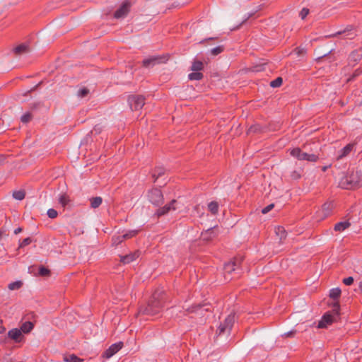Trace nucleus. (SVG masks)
<instances>
[{"label": "nucleus", "instance_id": "obj_1", "mask_svg": "<svg viewBox=\"0 0 362 362\" xmlns=\"http://www.w3.org/2000/svg\"><path fill=\"white\" fill-rule=\"evenodd\" d=\"M159 296L158 293H153L150 302L145 308H141L139 313L147 315H155L160 313L163 309V303L159 299Z\"/></svg>", "mask_w": 362, "mask_h": 362}, {"label": "nucleus", "instance_id": "obj_2", "mask_svg": "<svg viewBox=\"0 0 362 362\" xmlns=\"http://www.w3.org/2000/svg\"><path fill=\"white\" fill-rule=\"evenodd\" d=\"M340 185L347 189L361 187L362 186V173L358 171L350 173L341 180Z\"/></svg>", "mask_w": 362, "mask_h": 362}, {"label": "nucleus", "instance_id": "obj_3", "mask_svg": "<svg viewBox=\"0 0 362 362\" xmlns=\"http://www.w3.org/2000/svg\"><path fill=\"white\" fill-rule=\"evenodd\" d=\"M242 262V257H235L233 260L224 264V276L226 281H230L235 277L231 276L233 272L238 273V274H240V272H238L240 270V267Z\"/></svg>", "mask_w": 362, "mask_h": 362}, {"label": "nucleus", "instance_id": "obj_4", "mask_svg": "<svg viewBox=\"0 0 362 362\" xmlns=\"http://www.w3.org/2000/svg\"><path fill=\"white\" fill-rule=\"evenodd\" d=\"M235 322V315H228L223 322H221L217 329L218 335L229 334Z\"/></svg>", "mask_w": 362, "mask_h": 362}, {"label": "nucleus", "instance_id": "obj_5", "mask_svg": "<svg viewBox=\"0 0 362 362\" xmlns=\"http://www.w3.org/2000/svg\"><path fill=\"white\" fill-rule=\"evenodd\" d=\"M290 153L293 157L296 158L299 160L316 162L318 160V156L317 155L303 152L300 148H293Z\"/></svg>", "mask_w": 362, "mask_h": 362}, {"label": "nucleus", "instance_id": "obj_6", "mask_svg": "<svg viewBox=\"0 0 362 362\" xmlns=\"http://www.w3.org/2000/svg\"><path fill=\"white\" fill-rule=\"evenodd\" d=\"M148 199L154 206H159L163 202V195L160 189L153 188L148 192Z\"/></svg>", "mask_w": 362, "mask_h": 362}, {"label": "nucleus", "instance_id": "obj_7", "mask_svg": "<svg viewBox=\"0 0 362 362\" xmlns=\"http://www.w3.org/2000/svg\"><path fill=\"white\" fill-rule=\"evenodd\" d=\"M145 98L142 95H130L128 98V103L132 110H139L143 107L145 104Z\"/></svg>", "mask_w": 362, "mask_h": 362}, {"label": "nucleus", "instance_id": "obj_8", "mask_svg": "<svg viewBox=\"0 0 362 362\" xmlns=\"http://www.w3.org/2000/svg\"><path fill=\"white\" fill-rule=\"evenodd\" d=\"M334 208V203L332 202H329L325 203L321 209L316 212V218L318 221L323 220L328 216H329L332 213V211Z\"/></svg>", "mask_w": 362, "mask_h": 362}, {"label": "nucleus", "instance_id": "obj_9", "mask_svg": "<svg viewBox=\"0 0 362 362\" xmlns=\"http://www.w3.org/2000/svg\"><path fill=\"white\" fill-rule=\"evenodd\" d=\"M123 347V343L119 341L112 344L104 353L103 357L109 359Z\"/></svg>", "mask_w": 362, "mask_h": 362}, {"label": "nucleus", "instance_id": "obj_10", "mask_svg": "<svg viewBox=\"0 0 362 362\" xmlns=\"http://www.w3.org/2000/svg\"><path fill=\"white\" fill-rule=\"evenodd\" d=\"M218 235V228L214 227L202 233L201 237L203 240L211 241Z\"/></svg>", "mask_w": 362, "mask_h": 362}, {"label": "nucleus", "instance_id": "obj_11", "mask_svg": "<svg viewBox=\"0 0 362 362\" xmlns=\"http://www.w3.org/2000/svg\"><path fill=\"white\" fill-rule=\"evenodd\" d=\"M130 4L124 2L122 5L115 12L114 16L115 18H122L127 16L129 11Z\"/></svg>", "mask_w": 362, "mask_h": 362}, {"label": "nucleus", "instance_id": "obj_12", "mask_svg": "<svg viewBox=\"0 0 362 362\" xmlns=\"http://www.w3.org/2000/svg\"><path fill=\"white\" fill-rule=\"evenodd\" d=\"M362 58V48L353 51L349 57V64L354 66Z\"/></svg>", "mask_w": 362, "mask_h": 362}, {"label": "nucleus", "instance_id": "obj_13", "mask_svg": "<svg viewBox=\"0 0 362 362\" xmlns=\"http://www.w3.org/2000/svg\"><path fill=\"white\" fill-rule=\"evenodd\" d=\"M176 202L175 200H172L170 203L165 205L163 207L159 208L156 212V214L158 216H163L166 214H168L170 210H175V208L174 207V204Z\"/></svg>", "mask_w": 362, "mask_h": 362}, {"label": "nucleus", "instance_id": "obj_14", "mask_svg": "<svg viewBox=\"0 0 362 362\" xmlns=\"http://www.w3.org/2000/svg\"><path fill=\"white\" fill-rule=\"evenodd\" d=\"M334 321V316L329 313H326L323 315L322 320L318 324V327L320 328L326 327Z\"/></svg>", "mask_w": 362, "mask_h": 362}, {"label": "nucleus", "instance_id": "obj_15", "mask_svg": "<svg viewBox=\"0 0 362 362\" xmlns=\"http://www.w3.org/2000/svg\"><path fill=\"white\" fill-rule=\"evenodd\" d=\"M162 57H151L143 60V65L145 67L153 66L156 64L161 62Z\"/></svg>", "mask_w": 362, "mask_h": 362}, {"label": "nucleus", "instance_id": "obj_16", "mask_svg": "<svg viewBox=\"0 0 362 362\" xmlns=\"http://www.w3.org/2000/svg\"><path fill=\"white\" fill-rule=\"evenodd\" d=\"M139 256V252L136 251L134 253H130L127 255L123 256L121 257V262L124 264H129L134 260H135L136 258H138Z\"/></svg>", "mask_w": 362, "mask_h": 362}, {"label": "nucleus", "instance_id": "obj_17", "mask_svg": "<svg viewBox=\"0 0 362 362\" xmlns=\"http://www.w3.org/2000/svg\"><path fill=\"white\" fill-rule=\"evenodd\" d=\"M139 232V230H130L125 233L122 234V235H119L117 237L118 241L122 242L123 240L125 239H129L131 238H133L136 236L138 233Z\"/></svg>", "mask_w": 362, "mask_h": 362}, {"label": "nucleus", "instance_id": "obj_18", "mask_svg": "<svg viewBox=\"0 0 362 362\" xmlns=\"http://www.w3.org/2000/svg\"><path fill=\"white\" fill-rule=\"evenodd\" d=\"M21 335H22V332H21V329H18L16 328L11 329L8 333V337L13 339L16 342L20 341V338H21Z\"/></svg>", "mask_w": 362, "mask_h": 362}, {"label": "nucleus", "instance_id": "obj_19", "mask_svg": "<svg viewBox=\"0 0 362 362\" xmlns=\"http://www.w3.org/2000/svg\"><path fill=\"white\" fill-rule=\"evenodd\" d=\"M29 51H30V48H29L28 45H27L25 44L19 45L13 49L14 53L17 55L27 53Z\"/></svg>", "mask_w": 362, "mask_h": 362}, {"label": "nucleus", "instance_id": "obj_20", "mask_svg": "<svg viewBox=\"0 0 362 362\" xmlns=\"http://www.w3.org/2000/svg\"><path fill=\"white\" fill-rule=\"evenodd\" d=\"M89 201H90V208L97 209L101 205V204L103 202V199L100 197H90L89 199Z\"/></svg>", "mask_w": 362, "mask_h": 362}, {"label": "nucleus", "instance_id": "obj_21", "mask_svg": "<svg viewBox=\"0 0 362 362\" xmlns=\"http://www.w3.org/2000/svg\"><path fill=\"white\" fill-rule=\"evenodd\" d=\"M352 148H353L352 144H347L342 149H341V151H339V154L337 156V159H341L343 157L346 156L352 151Z\"/></svg>", "mask_w": 362, "mask_h": 362}, {"label": "nucleus", "instance_id": "obj_22", "mask_svg": "<svg viewBox=\"0 0 362 362\" xmlns=\"http://www.w3.org/2000/svg\"><path fill=\"white\" fill-rule=\"evenodd\" d=\"M350 223L347 221L339 222L335 224L334 229L336 231L342 232L345 229L348 228L350 226Z\"/></svg>", "mask_w": 362, "mask_h": 362}, {"label": "nucleus", "instance_id": "obj_23", "mask_svg": "<svg viewBox=\"0 0 362 362\" xmlns=\"http://www.w3.org/2000/svg\"><path fill=\"white\" fill-rule=\"evenodd\" d=\"M165 174V169L163 167H157L154 169L152 177L154 178L156 182L160 177Z\"/></svg>", "mask_w": 362, "mask_h": 362}, {"label": "nucleus", "instance_id": "obj_24", "mask_svg": "<svg viewBox=\"0 0 362 362\" xmlns=\"http://www.w3.org/2000/svg\"><path fill=\"white\" fill-rule=\"evenodd\" d=\"M33 324L31 322L27 321L23 323L21 327V332L29 333L33 329Z\"/></svg>", "mask_w": 362, "mask_h": 362}, {"label": "nucleus", "instance_id": "obj_25", "mask_svg": "<svg viewBox=\"0 0 362 362\" xmlns=\"http://www.w3.org/2000/svg\"><path fill=\"white\" fill-rule=\"evenodd\" d=\"M275 233L277 236H279L280 240L284 239L286 237V232L284 228L280 226L275 228Z\"/></svg>", "mask_w": 362, "mask_h": 362}, {"label": "nucleus", "instance_id": "obj_26", "mask_svg": "<svg viewBox=\"0 0 362 362\" xmlns=\"http://www.w3.org/2000/svg\"><path fill=\"white\" fill-rule=\"evenodd\" d=\"M69 201V198L66 194H59L58 202L63 207L66 206Z\"/></svg>", "mask_w": 362, "mask_h": 362}, {"label": "nucleus", "instance_id": "obj_27", "mask_svg": "<svg viewBox=\"0 0 362 362\" xmlns=\"http://www.w3.org/2000/svg\"><path fill=\"white\" fill-rule=\"evenodd\" d=\"M203 78V74L199 71H194L188 75V78L191 81H199Z\"/></svg>", "mask_w": 362, "mask_h": 362}, {"label": "nucleus", "instance_id": "obj_28", "mask_svg": "<svg viewBox=\"0 0 362 362\" xmlns=\"http://www.w3.org/2000/svg\"><path fill=\"white\" fill-rule=\"evenodd\" d=\"M341 289L339 288H332L329 291V297L333 299H337L341 296Z\"/></svg>", "mask_w": 362, "mask_h": 362}, {"label": "nucleus", "instance_id": "obj_29", "mask_svg": "<svg viewBox=\"0 0 362 362\" xmlns=\"http://www.w3.org/2000/svg\"><path fill=\"white\" fill-rule=\"evenodd\" d=\"M338 35H341L344 38L353 39L356 36V33L351 30H344L343 32L337 33Z\"/></svg>", "mask_w": 362, "mask_h": 362}, {"label": "nucleus", "instance_id": "obj_30", "mask_svg": "<svg viewBox=\"0 0 362 362\" xmlns=\"http://www.w3.org/2000/svg\"><path fill=\"white\" fill-rule=\"evenodd\" d=\"M204 68V64L201 61H194L192 63L191 69L194 71H200Z\"/></svg>", "mask_w": 362, "mask_h": 362}, {"label": "nucleus", "instance_id": "obj_31", "mask_svg": "<svg viewBox=\"0 0 362 362\" xmlns=\"http://www.w3.org/2000/svg\"><path fill=\"white\" fill-rule=\"evenodd\" d=\"M208 209L213 214H216L218 211V204L216 202H211L208 204Z\"/></svg>", "mask_w": 362, "mask_h": 362}, {"label": "nucleus", "instance_id": "obj_32", "mask_svg": "<svg viewBox=\"0 0 362 362\" xmlns=\"http://www.w3.org/2000/svg\"><path fill=\"white\" fill-rule=\"evenodd\" d=\"M64 361L66 362H81L83 361V359L78 358L74 354H71L69 356H66L64 358Z\"/></svg>", "mask_w": 362, "mask_h": 362}, {"label": "nucleus", "instance_id": "obj_33", "mask_svg": "<svg viewBox=\"0 0 362 362\" xmlns=\"http://www.w3.org/2000/svg\"><path fill=\"white\" fill-rule=\"evenodd\" d=\"M223 50H224V47L223 45H220V46L216 47L210 49V53L213 56H216V55L221 54Z\"/></svg>", "mask_w": 362, "mask_h": 362}, {"label": "nucleus", "instance_id": "obj_34", "mask_svg": "<svg viewBox=\"0 0 362 362\" xmlns=\"http://www.w3.org/2000/svg\"><path fill=\"white\" fill-rule=\"evenodd\" d=\"M25 194L23 190L16 191L13 194V197L17 200H23L25 198Z\"/></svg>", "mask_w": 362, "mask_h": 362}, {"label": "nucleus", "instance_id": "obj_35", "mask_svg": "<svg viewBox=\"0 0 362 362\" xmlns=\"http://www.w3.org/2000/svg\"><path fill=\"white\" fill-rule=\"evenodd\" d=\"M21 286H22V282L20 281H14V282L9 284L8 287L10 290H16V289L20 288L21 287Z\"/></svg>", "mask_w": 362, "mask_h": 362}, {"label": "nucleus", "instance_id": "obj_36", "mask_svg": "<svg viewBox=\"0 0 362 362\" xmlns=\"http://www.w3.org/2000/svg\"><path fill=\"white\" fill-rule=\"evenodd\" d=\"M89 93V90L87 88H83L78 90L77 96L78 98H84Z\"/></svg>", "mask_w": 362, "mask_h": 362}, {"label": "nucleus", "instance_id": "obj_37", "mask_svg": "<svg viewBox=\"0 0 362 362\" xmlns=\"http://www.w3.org/2000/svg\"><path fill=\"white\" fill-rule=\"evenodd\" d=\"M282 84V78L281 77H278L274 81L270 82V86L273 88L279 87Z\"/></svg>", "mask_w": 362, "mask_h": 362}, {"label": "nucleus", "instance_id": "obj_38", "mask_svg": "<svg viewBox=\"0 0 362 362\" xmlns=\"http://www.w3.org/2000/svg\"><path fill=\"white\" fill-rule=\"evenodd\" d=\"M49 270L44 267H41L39 269V275L42 276H45L49 274Z\"/></svg>", "mask_w": 362, "mask_h": 362}, {"label": "nucleus", "instance_id": "obj_39", "mask_svg": "<svg viewBox=\"0 0 362 362\" xmlns=\"http://www.w3.org/2000/svg\"><path fill=\"white\" fill-rule=\"evenodd\" d=\"M57 215H58V213L55 209H48L47 216H49V218H54L57 216Z\"/></svg>", "mask_w": 362, "mask_h": 362}, {"label": "nucleus", "instance_id": "obj_40", "mask_svg": "<svg viewBox=\"0 0 362 362\" xmlns=\"http://www.w3.org/2000/svg\"><path fill=\"white\" fill-rule=\"evenodd\" d=\"M30 119H31V115L28 112L22 115V117L21 118V122L23 123H27V122H30Z\"/></svg>", "mask_w": 362, "mask_h": 362}, {"label": "nucleus", "instance_id": "obj_41", "mask_svg": "<svg viewBox=\"0 0 362 362\" xmlns=\"http://www.w3.org/2000/svg\"><path fill=\"white\" fill-rule=\"evenodd\" d=\"M308 13H309V9L306 8H303L301 10V11L300 12L299 16L301 18V19L303 20L306 18V16L308 15Z\"/></svg>", "mask_w": 362, "mask_h": 362}, {"label": "nucleus", "instance_id": "obj_42", "mask_svg": "<svg viewBox=\"0 0 362 362\" xmlns=\"http://www.w3.org/2000/svg\"><path fill=\"white\" fill-rule=\"evenodd\" d=\"M31 243V239L30 238H26L23 239L19 244V247H23Z\"/></svg>", "mask_w": 362, "mask_h": 362}, {"label": "nucleus", "instance_id": "obj_43", "mask_svg": "<svg viewBox=\"0 0 362 362\" xmlns=\"http://www.w3.org/2000/svg\"><path fill=\"white\" fill-rule=\"evenodd\" d=\"M354 282V278L351 276H349L343 279V283L346 286H350Z\"/></svg>", "mask_w": 362, "mask_h": 362}, {"label": "nucleus", "instance_id": "obj_44", "mask_svg": "<svg viewBox=\"0 0 362 362\" xmlns=\"http://www.w3.org/2000/svg\"><path fill=\"white\" fill-rule=\"evenodd\" d=\"M291 177L293 180H298L301 177V175L298 171L294 170L291 173Z\"/></svg>", "mask_w": 362, "mask_h": 362}, {"label": "nucleus", "instance_id": "obj_45", "mask_svg": "<svg viewBox=\"0 0 362 362\" xmlns=\"http://www.w3.org/2000/svg\"><path fill=\"white\" fill-rule=\"evenodd\" d=\"M274 204H271L262 209V213L265 214L270 211L274 208Z\"/></svg>", "mask_w": 362, "mask_h": 362}, {"label": "nucleus", "instance_id": "obj_46", "mask_svg": "<svg viewBox=\"0 0 362 362\" xmlns=\"http://www.w3.org/2000/svg\"><path fill=\"white\" fill-rule=\"evenodd\" d=\"M333 311L335 313V315L337 316L339 315V304L337 302H336L333 304Z\"/></svg>", "mask_w": 362, "mask_h": 362}, {"label": "nucleus", "instance_id": "obj_47", "mask_svg": "<svg viewBox=\"0 0 362 362\" xmlns=\"http://www.w3.org/2000/svg\"><path fill=\"white\" fill-rule=\"evenodd\" d=\"M22 230H23L22 228L18 227L14 230V233L17 235V234L20 233Z\"/></svg>", "mask_w": 362, "mask_h": 362}, {"label": "nucleus", "instance_id": "obj_48", "mask_svg": "<svg viewBox=\"0 0 362 362\" xmlns=\"http://www.w3.org/2000/svg\"><path fill=\"white\" fill-rule=\"evenodd\" d=\"M293 332H288L285 333L284 335H286V337H291L293 335Z\"/></svg>", "mask_w": 362, "mask_h": 362}, {"label": "nucleus", "instance_id": "obj_49", "mask_svg": "<svg viewBox=\"0 0 362 362\" xmlns=\"http://www.w3.org/2000/svg\"><path fill=\"white\" fill-rule=\"evenodd\" d=\"M329 166H323V167L322 168V170L323 172H325V171L328 169V168H329Z\"/></svg>", "mask_w": 362, "mask_h": 362}, {"label": "nucleus", "instance_id": "obj_50", "mask_svg": "<svg viewBox=\"0 0 362 362\" xmlns=\"http://www.w3.org/2000/svg\"><path fill=\"white\" fill-rule=\"evenodd\" d=\"M359 289L362 291V282L359 284Z\"/></svg>", "mask_w": 362, "mask_h": 362}]
</instances>
